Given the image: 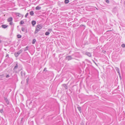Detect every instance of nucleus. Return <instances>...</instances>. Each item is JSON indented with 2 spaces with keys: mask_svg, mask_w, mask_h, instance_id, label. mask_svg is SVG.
Instances as JSON below:
<instances>
[{
  "mask_svg": "<svg viewBox=\"0 0 125 125\" xmlns=\"http://www.w3.org/2000/svg\"><path fill=\"white\" fill-rule=\"evenodd\" d=\"M42 28V27L41 26L39 25H38L36 26V27L35 31L34 32V34L37 33Z\"/></svg>",
  "mask_w": 125,
  "mask_h": 125,
  "instance_id": "1",
  "label": "nucleus"
},
{
  "mask_svg": "<svg viewBox=\"0 0 125 125\" xmlns=\"http://www.w3.org/2000/svg\"><path fill=\"white\" fill-rule=\"evenodd\" d=\"M22 49H21L19 50L18 52H16L14 53V55L16 57H17L22 52Z\"/></svg>",
  "mask_w": 125,
  "mask_h": 125,
  "instance_id": "2",
  "label": "nucleus"
},
{
  "mask_svg": "<svg viewBox=\"0 0 125 125\" xmlns=\"http://www.w3.org/2000/svg\"><path fill=\"white\" fill-rule=\"evenodd\" d=\"M65 59L68 61H69L73 59V58H72L71 56L69 55L66 57Z\"/></svg>",
  "mask_w": 125,
  "mask_h": 125,
  "instance_id": "3",
  "label": "nucleus"
},
{
  "mask_svg": "<svg viewBox=\"0 0 125 125\" xmlns=\"http://www.w3.org/2000/svg\"><path fill=\"white\" fill-rule=\"evenodd\" d=\"M85 54L89 57H91L92 56L90 52H86Z\"/></svg>",
  "mask_w": 125,
  "mask_h": 125,
  "instance_id": "4",
  "label": "nucleus"
},
{
  "mask_svg": "<svg viewBox=\"0 0 125 125\" xmlns=\"http://www.w3.org/2000/svg\"><path fill=\"white\" fill-rule=\"evenodd\" d=\"M12 18L11 17H10L8 18L7 20V21L8 22L12 21Z\"/></svg>",
  "mask_w": 125,
  "mask_h": 125,
  "instance_id": "5",
  "label": "nucleus"
},
{
  "mask_svg": "<svg viewBox=\"0 0 125 125\" xmlns=\"http://www.w3.org/2000/svg\"><path fill=\"white\" fill-rule=\"evenodd\" d=\"M21 74L22 76V77L23 76H24L25 75V72L24 71H21Z\"/></svg>",
  "mask_w": 125,
  "mask_h": 125,
  "instance_id": "6",
  "label": "nucleus"
},
{
  "mask_svg": "<svg viewBox=\"0 0 125 125\" xmlns=\"http://www.w3.org/2000/svg\"><path fill=\"white\" fill-rule=\"evenodd\" d=\"M8 27V26L5 24H2L1 25V27L5 29Z\"/></svg>",
  "mask_w": 125,
  "mask_h": 125,
  "instance_id": "7",
  "label": "nucleus"
},
{
  "mask_svg": "<svg viewBox=\"0 0 125 125\" xmlns=\"http://www.w3.org/2000/svg\"><path fill=\"white\" fill-rule=\"evenodd\" d=\"M31 24L32 26H34L36 24V22L34 21H31Z\"/></svg>",
  "mask_w": 125,
  "mask_h": 125,
  "instance_id": "8",
  "label": "nucleus"
},
{
  "mask_svg": "<svg viewBox=\"0 0 125 125\" xmlns=\"http://www.w3.org/2000/svg\"><path fill=\"white\" fill-rule=\"evenodd\" d=\"M41 8V7H39V6H37V7H36L35 8V9L36 10H40Z\"/></svg>",
  "mask_w": 125,
  "mask_h": 125,
  "instance_id": "9",
  "label": "nucleus"
},
{
  "mask_svg": "<svg viewBox=\"0 0 125 125\" xmlns=\"http://www.w3.org/2000/svg\"><path fill=\"white\" fill-rule=\"evenodd\" d=\"M18 67V64H17L14 67L13 70H16V69H17Z\"/></svg>",
  "mask_w": 125,
  "mask_h": 125,
  "instance_id": "10",
  "label": "nucleus"
},
{
  "mask_svg": "<svg viewBox=\"0 0 125 125\" xmlns=\"http://www.w3.org/2000/svg\"><path fill=\"white\" fill-rule=\"evenodd\" d=\"M16 15L19 17H21V14L18 13H16Z\"/></svg>",
  "mask_w": 125,
  "mask_h": 125,
  "instance_id": "11",
  "label": "nucleus"
},
{
  "mask_svg": "<svg viewBox=\"0 0 125 125\" xmlns=\"http://www.w3.org/2000/svg\"><path fill=\"white\" fill-rule=\"evenodd\" d=\"M24 118L22 117L21 118V120L20 123L22 124L24 122L23 120H24Z\"/></svg>",
  "mask_w": 125,
  "mask_h": 125,
  "instance_id": "12",
  "label": "nucleus"
},
{
  "mask_svg": "<svg viewBox=\"0 0 125 125\" xmlns=\"http://www.w3.org/2000/svg\"><path fill=\"white\" fill-rule=\"evenodd\" d=\"M30 14L32 16H33L34 14L33 11H31L30 13Z\"/></svg>",
  "mask_w": 125,
  "mask_h": 125,
  "instance_id": "13",
  "label": "nucleus"
},
{
  "mask_svg": "<svg viewBox=\"0 0 125 125\" xmlns=\"http://www.w3.org/2000/svg\"><path fill=\"white\" fill-rule=\"evenodd\" d=\"M63 86H64V88L65 89H67V87L66 85L65 84H63Z\"/></svg>",
  "mask_w": 125,
  "mask_h": 125,
  "instance_id": "14",
  "label": "nucleus"
},
{
  "mask_svg": "<svg viewBox=\"0 0 125 125\" xmlns=\"http://www.w3.org/2000/svg\"><path fill=\"white\" fill-rule=\"evenodd\" d=\"M5 101L6 102L7 104H8L9 103V101L8 99L7 98H4Z\"/></svg>",
  "mask_w": 125,
  "mask_h": 125,
  "instance_id": "15",
  "label": "nucleus"
},
{
  "mask_svg": "<svg viewBox=\"0 0 125 125\" xmlns=\"http://www.w3.org/2000/svg\"><path fill=\"white\" fill-rule=\"evenodd\" d=\"M17 38H21V35L20 34H18L17 35Z\"/></svg>",
  "mask_w": 125,
  "mask_h": 125,
  "instance_id": "16",
  "label": "nucleus"
},
{
  "mask_svg": "<svg viewBox=\"0 0 125 125\" xmlns=\"http://www.w3.org/2000/svg\"><path fill=\"white\" fill-rule=\"evenodd\" d=\"M36 39H34L32 40V44H34L35 43V42H36Z\"/></svg>",
  "mask_w": 125,
  "mask_h": 125,
  "instance_id": "17",
  "label": "nucleus"
},
{
  "mask_svg": "<svg viewBox=\"0 0 125 125\" xmlns=\"http://www.w3.org/2000/svg\"><path fill=\"white\" fill-rule=\"evenodd\" d=\"M69 2V0H65L64 1V3L66 4L68 3Z\"/></svg>",
  "mask_w": 125,
  "mask_h": 125,
  "instance_id": "18",
  "label": "nucleus"
},
{
  "mask_svg": "<svg viewBox=\"0 0 125 125\" xmlns=\"http://www.w3.org/2000/svg\"><path fill=\"white\" fill-rule=\"evenodd\" d=\"M50 34V33L49 32H45V34L46 35H48Z\"/></svg>",
  "mask_w": 125,
  "mask_h": 125,
  "instance_id": "19",
  "label": "nucleus"
},
{
  "mask_svg": "<svg viewBox=\"0 0 125 125\" xmlns=\"http://www.w3.org/2000/svg\"><path fill=\"white\" fill-rule=\"evenodd\" d=\"M24 23V22L23 21H21L20 22V24H22Z\"/></svg>",
  "mask_w": 125,
  "mask_h": 125,
  "instance_id": "20",
  "label": "nucleus"
},
{
  "mask_svg": "<svg viewBox=\"0 0 125 125\" xmlns=\"http://www.w3.org/2000/svg\"><path fill=\"white\" fill-rule=\"evenodd\" d=\"M28 48H29V47H28V46H27L24 49V51H25L27 50L28 49Z\"/></svg>",
  "mask_w": 125,
  "mask_h": 125,
  "instance_id": "21",
  "label": "nucleus"
},
{
  "mask_svg": "<svg viewBox=\"0 0 125 125\" xmlns=\"http://www.w3.org/2000/svg\"><path fill=\"white\" fill-rule=\"evenodd\" d=\"M29 80V79L28 78H27L26 80V84H28V82Z\"/></svg>",
  "mask_w": 125,
  "mask_h": 125,
  "instance_id": "22",
  "label": "nucleus"
},
{
  "mask_svg": "<svg viewBox=\"0 0 125 125\" xmlns=\"http://www.w3.org/2000/svg\"><path fill=\"white\" fill-rule=\"evenodd\" d=\"M116 70L117 71V72L118 73H119V69L118 68H116Z\"/></svg>",
  "mask_w": 125,
  "mask_h": 125,
  "instance_id": "23",
  "label": "nucleus"
},
{
  "mask_svg": "<svg viewBox=\"0 0 125 125\" xmlns=\"http://www.w3.org/2000/svg\"><path fill=\"white\" fill-rule=\"evenodd\" d=\"M21 30L22 31L24 32L25 30V29L24 28L22 27L21 29Z\"/></svg>",
  "mask_w": 125,
  "mask_h": 125,
  "instance_id": "24",
  "label": "nucleus"
},
{
  "mask_svg": "<svg viewBox=\"0 0 125 125\" xmlns=\"http://www.w3.org/2000/svg\"><path fill=\"white\" fill-rule=\"evenodd\" d=\"M121 46L123 48H124L125 47V44H122Z\"/></svg>",
  "mask_w": 125,
  "mask_h": 125,
  "instance_id": "25",
  "label": "nucleus"
},
{
  "mask_svg": "<svg viewBox=\"0 0 125 125\" xmlns=\"http://www.w3.org/2000/svg\"><path fill=\"white\" fill-rule=\"evenodd\" d=\"M28 14H29V13H28V12L27 13L25 16V17L26 18L27 17V16L28 15Z\"/></svg>",
  "mask_w": 125,
  "mask_h": 125,
  "instance_id": "26",
  "label": "nucleus"
},
{
  "mask_svg": "<svg viewBox=\"0 0 125 125\" xmlns=\"http://www.w3.org/2000/svg\"><path fill=\"white\" fill-rule=\"evenodd\" d=\"M77 108L78 109V110L81 109V107L79 106L78 105H77Z\"/></svg>",
  "mask_w": 125,
  "mask_h": 125,
  "instance_id": "27",
  "label": "nucleus"
},
{
  "mask_svg": "<svg viewBox=\"0 0 125 125\" xmlns=\"http://www.w3.org/2000/svg\"><path fill=\"white\" fill-rule=\"evenodd\" d=\"M105 1L107 3H108L109 2V1L108 0H105Z\"/></svg>",
  "mask_w": 125,
  "mask_h": 125,
  "instance_id": "28",
  "label": "nucleus"
},
{
  "mask_svg": "<svg viewBox=\"0 0 125 125\" xmlns=\"http://www.w3.org/2000/svg\"><path fill=\"white\" fill-rule=\"evenodd\" d=\"M6 78H8L10 77V76L9 74H7L6 76Z\"/></svg>",
  "mask_w": 125,
  "mask_h": 125,
  "instance_id": "29",
  "label": "nucleus"
},
{
  "mask_svg": "<svg viewBox=\"0 0 125 125\" xmlns=\"http://www.w3.org/2000/svg\"><path fill=\"white\" fill-rule=\"evenodd\" d=\"M9 24L10 25H12V24H13V22H12V21L10 22L9 23Z\"/></svg>",
  "mask_w": 125,
  "mask_h": 125,
  "instance_id": "30",
  "label": "nucleus"
},
{
  "mask_svg": "<svg viewBox=\"0 0 125 125\" xmlns=\"http://www.w3.org/2000/svg\"><path fill=\"white\" fill-rule=\"evenodd\" d=\"M83 26H84V27H85V26L83 25H80V27H82Z\"/></svg>",
  "mask_w": 125,
  "mask_h": 125,
  "instance_id": "31",
  "label": "nucleus"
},
{
  "mask_svg": "<svg viewBox=\"0 0 125 125\" xmlns=\"http://www.w3.org/2000/svg\"><path fill=\"white\" fill-rule=\"evenodd\" d=\"M46 68H44V70H43V71H47L46 70Z\"/></svg>",
  "mask_w": 125,
  "mask_h": 125,
  "instance_id": "32",
  "label": "nucleus"
},
{
  "mask_svg": "<svg viewBox=\"0 0 125 125\" xmlns=\"http://www.w3.org/2000/svg\"><path fill=\"white\" fill-rule=\"evenodd\" d=\"M52 30L51 29H49L48 30V31H52Z\"/></svg>",
  "mask_w": 125,
  "mask_h": 125,
  "instance_id": "33",
  "label": "nucleus"
},
{
  "mask_svg": "<svg viewBox=\"0 0 125 125\" xmlns=\"http://www.w3.org/2000/svg\"><path fill=\"white\" fill-rule=\"evenodd\" d=\"M3 112V110H0V112L2 113Z\"/></svg>",
  "mask_w": 125,
  "mask_h": 125,
  "instance_id": "34",
  "label": "nucleus"
},
{
  "mask_svg": "<svg viewBox=\"0 0 125 125\" xmlns=\"http://www.w3.org/2000/svg\"><path fill=\"white\" fill-rule=\"evenodd\" d=\"M3 77V78L4 77H5V75L4 74H3L2 75H1Z\"/></svg>",
  "mask_w": 125,
  "mask_h": 125,
  "instance_id": "35",
  "label": "nucleus"
},
{
  "mask_svg": "<svg viewBox=\"0 0 125 125\" xmlns=\"http://www.w3.org/2000/svg\"><path fill=\"white\" fill-rule=\"evenodd\" d=\"M3 78V77L1 75H0V79L1 78Z\"/></svg>",
  "mask_w": 125,
  "mask_h": 125,
  "instance_id": "36",
  "label": "nucleus"
},
{
  "mask_svg": "<svg viewBox=\"0 0 125 125\" xmlns=\"http://www.w3.org/2000/svg\"><path fill=\"white\" fill-rule=\"evenodd\" d=\"M82 110H78L80 112V113H81Z\"/></svg>",
  "mask_w": 125,
  "mask_h": 125,
  "instance_id": "37",
  "label": "nucleus"
},
{
  "mask_svg": "<svg viewBox=\"0 0 125 125\" xmlns=\"http://www.w3.org/2000/svg\"><path fill=\"white\" fill-rule=\"evenodd\" d=\"M9 55L8 54H6V57H7V56H8Z\"/></svg>",
  "mask_w": 125,
  "mask_h": 125,
  "instance_id": "38",
  "label": "nucleus"
},
{
  "mask_svg": "<svg viewBox=\"0 0 125 125\" xmlns=\"http://www.w3.org/2000/svg\"><path fill=\"white\" fill-rule=\"evenodd\" d=\"M1 42V41L0 40V43Z\"/></svg>",
  "mask_w": 125,
  "mask_h": 125,
  "instance_id": "39",
  "label": "nucleus"
},
{
  "mask_svg": "<svg viewBox=\"0 0 125 125\" xmlns=\"http://www.w3.org/2000/svg\"><path fill=\"white\" fill-rule=\"evenodd\" d=\"M124 3L125 4V1H124Z\"/></svg>",
  "mask_w": 125,
  "mask_h": 125,
  "instance_id": "40",
  "label": "nucleus"
}]
</instances>
